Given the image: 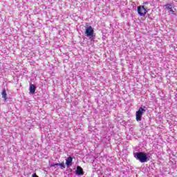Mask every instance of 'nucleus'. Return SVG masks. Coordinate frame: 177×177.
I'll list each match as a JSON object with an SVG mask.
<instances>
[{"instance_id": "1", "label": "nucleus", "mask_w": 177, "mask_h": 177, "mask_svg": "<svg viewBox=\"0 0 177 177\" xmlns=\"http://www.w3.org/2000/svg\"><path fill=\"white\" fill-rule=\"evenodd\" d=\"M134 158L137 159L140 162H147L149 161V157H147V153L145 152H136L133 153Z\"/></svg>"}, {"instance_id": "2", "label": "nucleus", "mask_w": 177, "mask_h": 177, "mask_svg": "<svg viewBox=\"0 0 177 177\" xmlns=\"http://www.w3.org/2000/svg\"><path fill=\"white\" fill-rule=\"evenodd\" d=\"M94 32L95 30H93V28H92V26H88L86 28V37H89L90 39H95V35H93Z\"/></svg>"}, {"instance_id": "3", "label": "nucleus", "mask_w": 177, "mask_h": 177, "mask_svg": "<svg viewBox=\"0 0 177 177\" xmlns=\"http://www.w3.org/2000/svg\"><path fill=\"white\" fill-rule=\"evenodd\" d=\"M143 113H146V109L140 107L136 113V121H142V115H143Z\"/></svg>"}, {"instance_id": "4", "label": "nucleus", "mask_w": 177, "mask_h": 177, "mask_svg": "<svg viewBox=\"0 0 177 177\" xmlns=\"http://www.w3.org/2000/svg\"><path fill=\"white\" fill-rule=\"evenodd\" d=\"M137 12L139 16L145 17L146 13H147V10L145 8V6H140L137 8Z\"/></svg>"}, {"instance_id": "5", "label": "nucleus", "mask_w": 177, "mask_h": 177, "mask_svg": "<svg viewBox=\"0 0 177 177\" xmlns=\"http://www.w3.org/2000/svg\"><path fill=\"white\" fill-rule=\"evenodd\" d=\"M75 175H77V176H81L84 175V170L82 169V167L77 166L76 171H75Z\"/></svg>"}, {"instance_id": "6", "label": "nucleus", "mask_w": 177, "mask_h": 177, "mask_svg": "<svg viewBox=\"0 0 177 177\" xmlns=\"http://www.w3.org/2000/svg\"><path fill=\"white\" fill-rule=\"evenodd\" d=\"M66 165L67 166V168H70L71 165H73V157L69 156L66 160Z\"/></svg>"}, {"instance_id": "7", "label": "nucleus", "mask_w": 177, "mask_h": 177, "mask_svg": "<svg viewBox=\"0 0 177 177\" xmlns=\"http://www.w3.org/2000/svg\"><path fill=\"white\" fill-rule=\"evenodd\" d=\"M35 89H37V86H35V85L34 84H30V92L32 93V94H34L35 93Z\"/></svg>"}, {"instance_id": "8", "label": "nucleus", "mask_w": 177, "mask_h": 177, "mask_svg": "<svg viewBox=\"0 0 177 177\" xmlns=\"http://www.w3.org/2000/svg\"><path fill=\"white\" fill-rule=\"evenodd\" d=\"M2 98L4 99L5 100H8V95L6 94V90L3 89L2 93Z\"/></svg>"}, {"instance_id": "9", "label": "nucleus", "mask_w": 177, "mask_h": 177, "mask_svg": "<svg viewBox=\"0 0 177 177\" xmlns=\"http://www.w3.org/2000/svg\"><path fill=\"white\" fill-rule=\"evenodd\" d=\"M166 9H168L170 12L173 13V15H175V13H174V10L172 9V7H171V5L167 4Z\"/></svg>"}, {"instance_id": "10", "label": "nucleus", "mask_w": 177, "mask_h": 177, "mask_svg": "<svg viewBox=\"0 0 177 177\" xmlns=\"http://www.w3.org/2000/svg\"><path fill=\"white\" fill-rule=\"evenodd\" d=\"M58 167H60L61 169H64V168H66L64 162L58 163Z\"/></svg>"}, {"instance_id": "11", "label": "nucleus", "mask_w": 177, "mask_h": 177, "mask_svg": "<svg viewBox=\"0 0 177 177\" xmlns=\"http://www.w3.org/2000/svg\"><path fill=\"white\" fill-rule=\"evenodd\" d=\"M50 168H52V167H59V163H51L50 165Z\"/></svg>"}, {"instance_id": "12", "label": "nucleus", "mask_w": 177, "mask_h": 177, "mask_svg": "<svg viewBox=\"0 0 177 177\" xmlns=\"http://www.w3.org/2000/svg\"><path fill=\"white\" fill-rule=\"evenodd\" d=\"M32 177H39V176L37 175L36 173H35V174H33L32 175Z\"/></svg>"}]
</instances>
